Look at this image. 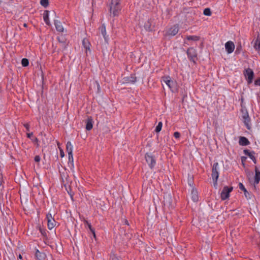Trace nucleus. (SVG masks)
<instances>
[{
    "label": "nucleus",
    "instance_id": "1",
    "mask_svg": "<svg viewBox=\"0 0 260 260\" xmlns=\"http://www.w3.org/2000/svg\"><path fill=\"white\" fill-rule=\"evenodd\" d=\"M120 2V0H111L110 12L113 17L117 16L121 10V7Z\"/></svg>",
    "mask_w": 260,
    "mask_h": 260
},
{
    "label": "nucleus",
    "instance_id": "2",
    "mask_svg": "<svg viewBox=\"0 0 260 260\" xmlns=\"http://www.w3.org/2000/svg\"><path fill=\"white\" fill-rule=\"evenodd\" d=\"M219 165L218 162L214 163L212 170V177L214 181V186L217 185V179L219 177Z\"/></svg>",
    "mask_w": 260,
    "mask_h": 260
},
{
    "label": "nucleus",
    "instance_id": "3",
    "mask_svg": "<svg viewBox=\"0 0 260 260\" xmlns=\"http://www.w3.org/2000/svg\"><path fill=\"white\" fill-rule=\"evenodd\" d=\"M243 74L247 81L248 84H251L253 81L254 73L252 69L247 68L243 71Z\"/></svg>",
    "mask_w": 260,
    "mask_h": 260
},
{
    "label": "nucleus",
    "instance_id": "4",
    "mask_svg": "<svg viewBox=\"0 0 260 260\" xmlns=\"http://www.w3.org/2000/svg\"><path fill=\"white\" fill-rule=\"evenodd\" d=\"M186 53L189 59L195 63L197 59V53L196 50L192 47H190L187 49Z\"/></svg>",
    "mask_w": 260,
    "mask_h": 260
},
{
    "label": "nucleus",
    "instance_id": "5",
    "mask_svg": "<svg viewBox=\"0 0 260 260\" xmlns=\"http://www.w3.org/2000/svg\"><path fill=\"white\" fill-rule=\"evenodd\" d=\"M233 187L225 186L223 187L220 193V197L222 200H225L229 198L230 193L233 190Z\"/></svg>",
    "mask_w": 260,
    "mask_h": 260
},
{
    "label": "nucleus",
    "instance_id": "6",
    "mask_svg": "<svg viewBox=\"0 0 260 260\" xmlns=\"http://www.w3.org/2000/svg\"><path fill=\"white\" fill-rule=\"evenodd\" d=\"M145 157L149 167L151 169L153 168L156 164V160L154 157L151 154L147 153L145 154Z\"/></svg>",
    "mask_w": 260,
    "mask_h": 260
},
{
    "label": "nucleus",
    "instance_id": "7",
    "mask_svg": "<svg viewBox=\"0 0 260 260\" xmlns=\"http://www.w3.org/2000/svg\"><path fill=\"white\" fill-rule=\"evenodd\" d=\"M225 48L228 53L230 54L232 53L235 49L234 43L231 41L227 42L225 44Z\"/></svg>",
    "mask_w": 260,
    "mask_h": 260
},
{
    "label": "nucleus",
    "instance_id": "8",
    "mask_svg": "<svg viewBox=\"0 0 260 260\" xmlns=\"http://www.w3.org/2000/svg\"><path fill=\"white\" fill-rule=\"evenodd\" d=\"M162 81L166 83V84L169 87L170 89H172L175 84V83L173 80H171L170 76L164 77H162Z\"/></svg>",
    "mask_w": 260,
    "mask_h": 260
},
{
    "label": "nucleus",
    "instance_id": "9",
    "mask_svg": "<svg viewBox=\"0 0 260 260\" xmlns=\"http://www.w3.org/2000/svg\"><path fill=\"white\" fill-rule=\"evenodd\" d=\"M178 31L179 25L178 24L174 25L171 27L167 31V35L168 36H174L178 32Z\"/></svg>",
    "mask_w": 260,
    "mask_h": 260
},
{
    "label": "nucleus",
    "instance_id": "10",
    "mask_svg": "<svg viewBox=\"0 0 260 260\" xmlns=\"http://www.w3.org/2000/svg\"><path fill=\"white\" fill-rule=\"evenodd\" d=\"M154 26V25L152 20L148 19L147 21L145 22L144 27L147 31H150L153 30Z\"/></svg>",
    "mask_w": 260,
    "mask_h": 260
},
{
    "label": "nucleus",
    "instance_id": "11",
    "mask_svg": "<svg viewBox=\"0 0 260 260\" xmlns=\"http://www.w3.org/2000/svg\"><path fill=\"white\" fill-rule=\"evenodd\" d=\"M123 83H135L137 81V78L135 76V75L132 74L129 77H125L123 79Z\"/></svg>",
    "mask_w": 260,
    "mask_h": 260
},
{
    "label": "nucleus",
    "instance_id": "12",
    "mask_svg": "<svg viewBox=\"0 0 260 260\" xmlns=\"http://www.w3.org/2000/svg\"><path fill=\"white\" fill-rule=\"evenodd\" d=\"M239 188L243 190L244 191V195H245V198L248 200H250L252 197V195L251 194H250L247 190L245 188V187H244V186L243 185V184L242 183H239Z\"/></svg>",
    "mask_w": 260,
    "mask_h": 260
},
{
    "label": "nucleus",
    "instance_id": "13",
    "mask_svg": "<svg viewBox=\"0 0 260 260\" xmlns=\"http://www.w3.org/2000/svg\"><path fill=\"white\" fill-rule=\"evenodd\" d=\"M243 153L249 156V157L253 161V162L254 163V164H256V159L255 157V156H254V154H255V152L254 151H249V150H247V149H245L243 151Z\"/></svg>",
    "mask_w": 260,
    "mask_h": 260
},
{
    "label": "nucleus",
    "instance_id": "14",
    "mask_svg": "<svg viewBox=\"0 0 260 260\" xmlns=\"http://www.w3.org/2000/svg\"><path fill=\"white\" fill-rule=\"evenodd\" d=\"M255 177H254V185L258 184L260 181V171L258 169V168L256 166L255 167Z\"/></svg>",
    "mask_w": 260,
    "mask_h": 260
},
{
    "label": "nucleus",
    "instance_id": "15",
    "mask_svg": "<svg viewBox=\"0 0 260 260\" xmlns=\"http://www.w3.org/2000/svg\"><path fill=\"white\" fill-rule=\"evenodd\" d=\"M35 257L37 260H44L46 255L44 253L41 252L38 249H35Z\"/></svg>",
    "mask_w": 260,
    "mask_h": 260
},
{
    "label": "nucleus",
    "instance_id": "16",
    "mask_svg": "<svg viewBox=\"0 0 260 260\" xmlns=\"http://www.w3.org/2000/svg\"><path fill=\"white\" fill-rule=\"evenodd\" d=\"M239 143L241 146H247L250 144V142L246 137H240L239 138Z\"/></svg>",
    "mask_w": 260,
    "mask_h": 260
},
{
    "label": "nucleus",
    "instance_id": "17",
    "mask_svg": "<svg viewBox=\"0 0 260 260\" xmlns=\"http://www.w3.org/2000/svg\"><path fill=\"white\" fill-rule=\"evenodd\" d=\"M54 25L55 26L56 30L58 31H59V32L63 31V30H64L63 27L61 24V23L59 21H58L57 20H54Z\"/></svg>",
    "mask_w": 260,
    "mask_h": 260
},
{
    "label": "nucleus",
    "instance_id": "18",
    "mask_svg": "<svg viewBox=\"0 0 260 260\" xmlns=\"http://www.w3.org/2000/svg\"><path fill=\"white\" fill-rule=\"evenodd\" d=\"M93 121L91 117H88L86 120V129L87 131L91 130L93 127Z\"/></svg>",
    "mask_w": 260,
    "mask_h": 260
},
{
    "label": "nucleus",
    "instance_id": "19",
    "mask_svg": "<svg viewBox=\"0 0 260 260\" xmlns=\"http://www.w3.org/2000/svg\"><path fill=\"white\" fill-rule=\"evenodd\" d=\"M172 198L169 194L166 196L164 197V205L168 207L171 206L172 205Z\"/></svg>",
    "mask_w": 260,
    "mask_h": 260
},
{
    "label": "nucleus",
    "instance_id": "20",
    "mask_svg": "<svg viewBox=\"0 0 260 260\" xmlns=\"http://www.w3.org/2000/svg\"><path fill=\"white\" fill-rule=\"evenodd\" d=\"M191 196L192 201L194 202H196L198 201L199 197L198 191L196 189H192L191 192Z\"/></svg>",
    "mask_w": 260,
    "mask_h": 260
},
{
    "label": "nucleus",
    "instance_id": "21",
    "mask_svg": "<svg viewBox=\"0 0 260 260\" xmlns=\"http://www.w3.org/2000/svg\"><path fill=\"white\" fill-rule=\"evenodd\" d=\"M253 47L256 50H258L260 49V34H258V35H257V36L255 41Z\"/></svg>",
    "mask_w": 260,
    "mask_h": 260
},
{
    "label": "nucleus",
    "instance_id": "22",
    "mask_svg": "<svg viewBox=\"0 0 260 260\" xmlns=\"http://www.w3.org/2000/svg\"><path fill=\"white\" fill-rule=\"evenodd\" d=\"M43 19L46 24L49 25L50 21L49 20V11L48 10H45L44 11L43 14Z\"/></svg>",
    "mask_w": 260,
    "mask_h": 260
},
{
    "label": "nucleus",
    "instance_id": "23",
    "mask_svg": "<svg viewBox=\"0 0 260 260\" xmlns=\"http://www.w3.org/2000/svg\"><path fill=\"white\" fill-rule=\"evenodd\" d=\"M73 145L71 142H67L66 145V149L68 154L73 153Z\"/></svg>",
    "mask_w": 260,
    "mask_h": 260
},
{
    "label": "nucleus",
    "instance_id": "24",
    "mask_svg": "<svg viewBox=\"0 0 260 260\" xmlns=\"http://www.w3.org/2000/svg\"><path fill=\"white\" fill-rule=\"evenodd\" d=\"M82 44H83V45L84 46V47L85 48V49L87 50H90V43L88 41V40L86 39H84L83 40H82Z\"/></svg>",
    "mask_w": 260,
    "mask_h": 260
},
{
    "label": "nucleus",
    "instance_id": "25",
    "mask_svg": "<svg viewBox=\"0 0 260 260\" xmlns=\"http://www.w3.org/2000/svg\"><path fill=\"white\" fill-rule=\"evenodd\" d=\"M101 34L104 38L105 41L107 40V36H106V26L105 24H103L102 27H101Z\"/></svg>",
    "mask_w": 260,
    "mask_h": 260
},
{
    "label": "nucleus",
    "instance_id": "26",
    "mask_svg": "<svg viewBox=\"0 0 260 260\" xmlns=\"http://www.w3.org/2000/svg\"><path fill=\"white\" fill-rule=\"evenodd\" d=\"M48 222V228L49 230H52L56 225V221L54 219H51V220L47 221Z\"/></svg>",
    "mask_w": 260,
    "mask_h": 260
},
{
    "label": "nucleus",
    "instance_id": "27",
    "mask_svg": "<svg viewBox=\"0 0 260 260\" xmlns=\"http://www.w3.org/2000/svg\"><path fill=\"white\" fill-rule=\"evenodd\" d=\"M243 122L244 123L245 125L248 129H250L251 128V123H250V118H247L243 120Z\"/></svg>",
    "mask_w": 260,
    "mask_h": 260
},
{
    "label": "nucleus",
    "instance_id": "28",
    "mask_svg": "<svg viewBox=\"0 0 260 260\" xmlns=\"http://www.w3.org/2000/svg\"><path fill=\"white\" fill-rule=\"evenodd\" d=\"M186 38L188 41H197L199 40L200 37L197 36H187Z\"/></svg>",
    "mask_w": 260,
    "mask_h": 260
},
{
    "label": "nucleus",
    "instance_id": "29",
    "mask_svg": "<svg viewBox=\"0 0 260 260\" xmlns=\"http://www.w3.org/2000/svg\"><path fill=\"white\" fill-rule=\"evenodd\" d=\"M68 157H69L68 164L69 165H71L72 167H73V166H74V164H73V160H74V159H73V153L68 154Z\"/></svg>",
    "mask_w": 260,
    "mask_h": 260
},
{
    "label": "nucleus",
    "instance_id": "30",
    "mask_svg": "<svg viewBox=\"0 0 260 260\" xmlns=\"http://www.w3.org/2000/svg\"><path fill=\"white\" fill-rule=\"evenodd\" d=\"M57 39H58L59 42L61 44H62L63 45H64V49H66L67 48V44H66V41H64L63 37H58Z\"/></svg>",
    "mask_w": 260,
    "mask_h": 260
},
{
    "label": "nucleus",
    "instance_id": "31",
    "mask_svg": "<svg viewBox=\"0 0 260 260\" xmlns=\"http://www.w3.org/2000/svg\"><path fill=\"white\" fill-rule=\"evenodd\" d=\"M21 64L23 67H27L29 64V60L27 58H23L21 60Z\"/></svg>",
    "mask_w": 260,
    "mask_h": 260
},
{
    "label": "nucleus",
    "instance_id": "32",
    "mask_svg": "<svg viewBox=\"0 0 260 260\" xmlns=\"http://www.w3.org/2000/svg\"><path fill=\"white\" fill-rule=\"evenodd\" d=\"M204 15L206 16H211V11L210 8H206L204 9L203 12Z\"/></svg>",
    "mask_w": 260,
    "mask_h": 260
},
{
    "label": "nucleus",
    "instance_id": "33",
    "mask_svg": "<svg viewBox=\"0 0 260 260\" xmlns=\"http://www.w3.org/2000/svg\"><path fill=\"white\" fill-rule=\"evenodd\" d=\"M162 123L161 122H159L157 125L156 126V128H155V132L156 133H158L159 132L161 129V128H162Z\"/></svg>",
    "mask_w": 260,
    "mask_h": 260
},
{
    "label": "nucleus",
    "instance_id": "34",
    "mask_svg": "<svg viewBox=\"0 0 260 260\" xmlns=\"http://www.w3.org/2000/svg\"><path fill=\"white\" fill-rule=\"evenodd\" d=\"M40 4L42 6L46 8L49 5L48 0H41Z\"/></svg>",
    "mask_w": 260,
    "mask_h": 260
},
{
    "label": "nucleus",
    "instance_id": "35",
    "mask_svg": "<svg viewBox=\"0 0 260 260\" xmlns=\"http://www.w3.org/2000/svg\"><path fill=\"white\" fill-rule=\"evenodd\" d=\"M86 222L87 223L88 227L89 228L90 231L92 233V234L93 235V237L94 238H95V231H94V229L92 227V226H91L90 223H88L87 221H86Z\"/></svg>",
    "mask_w": 260,
    "mask_h": 260
},
{
    "label": "nucleus",
    "instance_id": "36",
    "mask_svg": "<svg viewBox=\"0 0 260 260\" xmlns=\"http://www.w3.org/2000/svg\"><path fill=\"white\" fill-rule=\"evenodd\" d=\"M241 50H242V46H241V45H240L239 46L237 47L236 50V51H235V53L238 54L240 52Z\"/></svg>",
    "mask_w": 260,
    "mask_h": 260
},
{
    "label": "nucleus",
    "instance_id": "37",
    "mask_svg": "<svg viewBox=\"0 0 260 260\" xmlns=\"http://www.w3.org/2000/svg\"><path fill=\"white\" fill-rule=\"evenodd\" d=\"M249 117H249L247 111L245 113H243V115H242V118H243V120L245 119H246L247 118H249Z\"/></svg>",
    "mask_w": 260,
    "mask_h": 260
},
{
    "label": "nucleus",
    "instance_id": "38",
    "mask_svg": "<svg viewBox=\"0 0 260 260\" xmlns=\"http://www.w3.org/2000/svg\"><path fill=\"white\" fill-rule=\"evenodd\" d=\"M46 218L47 219V221L51 220V219H54L51 214H50V213H48L47 214Z\"/></svg>",
    "mask_w": 260,
    "mask_h": 260
},
{
    "label": "nucleus",
    "instance_id": "39",
    "mask_svg": "<svg viewBox=\"0 0 260 260\" xmlns=\"http://www.w3.org/2000/svg\"><path fill=\"white\" fill-rule=\"evenodd\" d=\"M174 136L175 138L178 139L180 137V134L178 132H176L174 133Z\"/></svg>",
    "mask_w": 260,
    "mask_h": 260
},
{
    "label": "nucleus",
    "instance_id": "40",
    "mask_svg": "<svg viewBox=\"0 0 260 260\" xmlns=\"http://www.w3.org/2000/svg\"><path fill=\"white\" fill-rule=\"evenodd\" d=\"M254 85L255 86H260V78L255 80Z\"/></svg>",
    "mask_w": 260,
    "mask_h": 260
},
{
    "label": "nucleus",
    "instance_id": "41",
    "mask_svg": "<svg viewBox=\"0 0 260 260\" xmlns=\"http://www.w3.org/2000/svg\"><path fill=\"white\" fill-rule=\"evenodd\" d=\"M40 159V157L39 155H36L35 156L34 160L36 162H39Z\"/></svg>",
    "mask_w": 260,
    "mask_h": 260
},
{
    "label": "nucleus",
    "instance_id": "42",
    "mask_svg": "<svg viewBox=\"0 0 260 260\" xmlns=\"http://www.w3.org/2000/svg\"><path fill=\"white\" fill-rule=\"evenodd\" d=\"M246 157L245 156L241 157V160L243 166L244 165V161L246 160Z\"/></svg>",
    "mask_w": 260,
    "mask_h": 260
},
{
    "label": "nucleus",
    "instance_id": "43",
    "mask_svg": "<svg viewBox=\"0 0 260 260\" xmlns=\"http://www.w3.org/2000/svg\"><path fill=\"white\" fill-rule=\"evenodd\" d=\"M24 126L26 128L27 131H29V126L28 124L25 123V124H24Z\"/></svg>",
    "mask_w": 260,
    "mask_h": 260
},
{
    "label": "nucleus",
    "instance_id": "44",
    "mask_svg": "<svg viewBox=\"0 0 260 260\" xmlns=\"http://www.w3.org/2000/svg\"><path fill=\"white\" fill-rule=\"evenodd\" d=\"M112 260H121L120 258L116 256L115 255H113L112 257Z\"/></svg>",
    "mask_w": 260,
    "mask_h": 260
},
{
    "label": "nucleus",
    "instance_id": "45",
    "mask_svg": "<svg viewBox=\"0 0 260 260\" xmlns=\"http://www.w3.org/2000/svg\"><path fill=\"white\" fill-rule=\"evenodd\" d=\"M32 136H33L32 133L27 134V136L29 139H31V137H32Z\"/></svg>",
    "mask_w": 260,
    "mask_h": 260
},
{
    "label": "nucleus",
    "instance_id": "46",
    "mask_svg": "<svg viewBox=\"0 0 260 260\" xmlns=\"http://www.w3.org/2000/svg\"><path fill=\"white\" fill-rule=\"evenodd\" d=\"M60 155L61 157H64V154L63 151L62 149H60Z\"/></svg>",
    "mask_w": 260,
    "mask_h": 260
},
{
    "label": "nucleus",
    "instance_id": "47",
    "mask_svg": "<svg viewBox=\"0 0 260 260\" xmlns=\"http://www.w3.org/2000/svg\"><path fill=\"white\" fill-rule=\"evenodd\" d=\"M3 182L2 175L0 174V186L2 184Z\"/></svg>",
    "mask_w": 260,
    "mask_h": 260
},
{
    "label": "nucleus",
    "instance_id": "48",
    "mask_svg": "<svg viewBox=\"0 0 260 260\" xmlns=\"http://www.w3.org/2000/svg\"><path fill=\"white\" fill-rule=\"evenodd\" d=\"M124 224L127 225H129V223L127 220L125 219L124 220Z\"/></svg>",
    "mask_w": 260,
    "mask_h": 260
},
{
    "label": "nucleus",
    "instance_id": "49",
    "mask_svg": "<svg viewBox=\"0 0 260 260\" xmlns=\"http://www.w3.org/2000/svg\"><path fill=\"white\" fill-rule=\"evenodd\" d=\"M61 46H62V51H63L64 50H65L66 49H64V45H63L62 44H61Z\"/></svg>",
    "mask_w": 260,
    "mask_h": 260
},
{
    "label": "nucleus",
    "instance_id": "50",
    "mask_svg": "<svg viewBox=\"0 0 260 260\" xmlns=\"http://www.w3.org/2000/svg\"><path fill=\"white\" fill-rule=\"evenodd\" d=\"M34 141V142H38V139L37 138H35Z\"/></svg>",
    "mask_w": 260,
    "mask_h": 260
},
{
    "label": "nucleus",
    "instance_id": "51",
    "mask_svg": "<svg viewBox=\"0 0 260 260\" xmlns=\"http://www.w3.org/2000/svg\"><path fill=\"white\" fill-rule=\"evenodd\" d=\"M19 258L20 259L22 258V256L20 254H19Z\"/></svg>",
    "mask_w": 260,
    "mask_h": 260
},
{
    "label": "nucleus",
    "instance_id": "52",
    "mask_svg": "<svg viewBox=\"0 0 260 260\" xmlns=\"http://www.w3.org/2000/svg\"><path fill=\"white\" fill-rule=\"evenodd\" d=\"M26 26H27L26 24V23H24V26L26 27Z\"/></svg>",
    "mask_w": 260,
    "mask_h": 260
},
{
    "label": "nucleus",
    "instance_id": "53",
    "mask_svg": "<svg viewBox=\"0 0 260 260\" xmlns=\"http://www.w3.org/2000/svg\"><path fill=\"white\" fill-rule=\"evenodd\" d=\"M189 185H191V182H189Z\"/></svg>",
    "mask_w": 260,
    "mask_h": 260
},
{
    "label": "nucleus",
    "instance_id": "54",
    "mask_svg": "<svg viewBox=\"0 0 260 260\" xmlns=\"http://www.w3.org/2000/svg\"><path fill=\"white\" fill-rule=\"evenodd\" d=\"M189 185H191V182H189Z\"/></svg>",
    "mask_w": 260,
    "mask_h": 260
}]
</instances>
